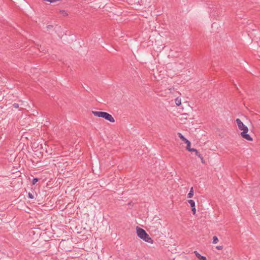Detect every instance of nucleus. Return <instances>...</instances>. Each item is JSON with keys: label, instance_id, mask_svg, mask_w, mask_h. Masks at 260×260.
<instances>
[{"label": "nucleus", "instance_id": "obj_1", "mask_svg": "<svg viewBox=\"0 0 260 260\" xmlns=\"http://www.w3.org/2000/svg\"><path fill=\"white\" fill-rule=\"evenodd\" d=\"M236 122L238 128L240 131H242L240 134L241 136L247 141H252L253 140L252 137L247 134L248 132V127L245 125L239 118H237L236 119Z\"/></svg>", "mask_w": 260, "mask_h": 260}, {"label": "nucleus", "instance_id": "obj_2", "mask_svg": "<svg viewBox=\"0 0 260 260\" xmlns=\"http://www.w3.org/2000/svg\"><path fill=\"white\" fill-rule=\"evenodd\" d=\"M136 232L137 236L139 238L142 239L146 242L152 244L153 242L152 238L149 236V235L146 232V231L140 228L137 227Z\"/></svg>", "mask_w": 260, "mask_h": 260}, {"label": "nucleus", "instance_id": "obj_3", "mask_svg": "<svg viewBox=\"0 0 260 260\" xmlns=\"http://www.w3.org/2000/svg\"><path fill=\"white\" fill-rule=\"evenodd\" d=\"M178 137L181 139L185 143L187 144L186 149L191 152H192L193 151H195L196 149L191 148H190V142L189 140L186 139L184 136L180 133H178Z\"/></svg>", "mask_w": 260, "mask_h": 260}, {"label": "nucleus", "instance_id": "obj_4", "mask_svg": "<svg viewBox=\"0 0 260 260\" xmlns=\"http://www.w3.org/2000/svg\"><path fill=\"white\" fill-rule=\"evenodd\" d=\"M103 118L111 122H114L115 121V120L112 115L107 112H105Z\"/></svg>", "mask_w": 260, "mask_h": 260}, {"label": "nucleus", "instance_id": "obj_5", "mask_svg": "<svg viewBox=\"0 0 260 260\" xmlns=\"http://www.w3.org/2000/svg\"><path fill=\"white\" fill-rule=\"evenodd\" d=\"M106 112L92 111V113L96 117L103 118Z\"/></svg>", "mask_w": 260, "mask_h": 260}, {"label": "nucleus", "instance_id": "obj_6", "mask_svg": "<svg viewBox=\"0 0 260 260\" xmlns=\"http://www.w3.org/2000/svg\"><path fill=\"white\" fill-rule=\"evenodd\" d=\"M193 253L198 258L201 260H207L205 256L201 255L197 250L194 251Z\"/></svg>", "mask_w": 260, "mask_h": 260}, {"label": "nucleus", "instance_id": "obj_7", "mask_svg": "<svg viewBox=\"0 0 260 260\" xmlns=\"http://www.w3.org/2000/svg\"><path fill=\"white\" fill-rule=\"evenodd\" d=\"M193 152H196V155L198 156L201 160V162L202 164H205V161L204 160L203 157L202 155L198 152V151L196 149L195 151H193Z\"/></svg>", "mask_w": 260, "mask_h": 260}, {"label": "nucleus", "instance_id": "obj_8", "mask_svg": "<svg viewBox=\"0 0 260 260\" xmlns=\"http://www.w3.org/2000/svg\"><path fill=\"white\" fill-rule=\"evenodd\" d=\"M193 194H194L193 188L192 187H191L189 193L187 194V198H188V199L191 198L193 197Z\"/></svg>", "mask_w": 260, "mask_h": 260}, {"label": "nucleus", "instance_id": "obj_9", "mask_svg": "<svg viewBox=\"0 0 260 260\" xmlns=\"http://www.w3.org/2000/svg\"><path fill=\"white\" fill-rule=\"evenodd\" d=\"M175 104L177 106H180L181 104V100L179 98L175 99Z\"/></svg>", "mask_w": 260, "mask_h": 260}, {"label": "nucleus", "instance_id": "obj_10", "mask_svg": "<svg viewBox=\"0 0 260 260\" xmlns=\"http://www.w3.org/2000/svg\"><path fill=\"white\" fill-rule=\"evenodd\" d=\"M188 203L190 204L191 208L194 207L196 206L195 205V202L192 200H189L188 201Z\"/></svg>", "mask_w": 260, "mask_h": 260}, {"label": "nucleus", "instance_id": "obj_11", "mask_svg": "<svg viewBox=\"0 0 260 260\" xmlns=\"http://www.w3.org/2000/svg\"><path fill=\"white\" fill-rule=\"evenodd\" d=\"M218 242V239L216 236H214L213 238V243L215 244Z\"/></svg>", "mask_w": 260, "mask_h": 260}, {"label": "nucleus", "instance_id": "obj_12", "mask_svg": "<svg viewBox=\"0 0 260 260\" xmlns=\"http://www.w3.org/2000/svg\"><path fill=\"white\" fill-rule=\"evenodd\" d=\"M61 14L63 15V16H68V14L67 12L65 10H61L60 11Z\"/></svg>", "mask_w": 260, "mask_h": 260}, {"label": "nucleus", "instance_id": "obj_13", "mask_svg": "<svg viewBox=\"0 0 260 260\" xmlns=\"http://www.w3.org/2000/svg\"><path fill=\"white\" fill-rule=\"evenodd\" d=\"M38 180H39L37 178H34L32 180V184H35L38 181Z\"/></svg>", "mask_w": 260, "mask_h": 260}, {"label": "nucleus", "instance_id": "obj_14", "mask_svg": "<svg viewBox=\"0 0 260 260\" xmlns=\"http://www.w3.org/2000/svg\"><path fill=\"white\" fill-rule=\"evenodd\" d=\"M13 107L14 108H16V109H17L19 108V105L17 103H14L13 104Z\"/></svg>", "mask_w": 260, "mask_h": 260}, {"label": "nucleus", "instance_id": "obj_15", "mask_svg": "<svg viewBox=\"0 0 260 260\" xmlns=\"http://www.w3.org/2000/svg\"><path fill=\"white\" fill-rule=\"evenodd\" d=\"M44 1L48 2L50 3H55L56 2L58 1L59 0H44Z\"/></svg>", "mask_w": 260, "mask_h": 260}, {"label": "nucleus", "instance_id": "obj_16", "mask_svg": "<svg viewBox=\"0 0 260 260\" xmlns=\"http://www.w3.org/2000/svg\"><path fill=\"white\" fill-rule=\"evenodd\" d=\"M28 198H29V199H34V196L32 195V193H30V192H29V193H28Z\"/></svg>", "mask_w": 260, "mask_h": 260}, {"label": "nucleus", "instance_id": "obj_17", "mask_svg": "<svg viewBox=\"0 0 260 260\" xmlns=\"http://www.w3.org/2000/svg\"><path fill=\"white\" fill-rule=\"evenodd\" d=\"M191 210L192 211V213L193 214H195L196 213V206L194 207H192L191 208Z\"/></svg>", "mask_w": 260, "mask_h": 260}, {"label": "nucleus", "instance_id": "obj_18", "mask_svg": "<svg viewBox=\"0 0 260 260\" xmlns=\"http://www.w3.org/2000/svg\"><path fill=\"white\" fill-rule=\"evenodd\" d=\"M216 248L218 250H221L223 249V246H217L216 247Z\"/></svg>", "mask_w": 260, "mask_h": 260}, {"label": "nucleus", "instance_id": "obj_19", "mask_svg": "<svg viewBox=\"0 0 260 260\" xmlns=\"http://www.w3.org/2000/svg\"><path fill=\"white\" fill-rule=\"evenodd\" d=\"M52 27V25H48V26H47V27H48V28H50V27Z\"/></svg>", "mask_w": 260, "mask_h": 260}]
</instances>
